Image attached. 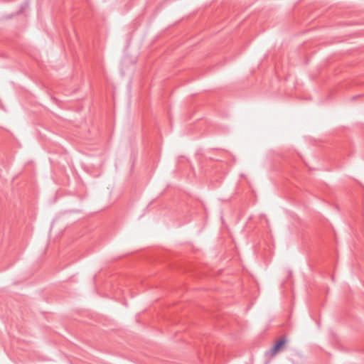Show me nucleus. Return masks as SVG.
Returning a JSON list of instances; mask_svg holds the SVG:
<instances>
[{
  "label": "nucleus",
  "mask_w": 364,
  "mask_h": 364,
  "mask_svg": "<svg viewBox=\"0 0 364 364\" xmlns=\"http://www.w3.org/2000/svg\"><path fill=\"white\" fill-rule=\"evenodd\" d=\"M287 340L284 337L281 338L279 341H277L273 347L270 349L269 353L273 357L277 355V353L281 350L286 343Z\"/></svg>",
  "instance_id": "f257e3e1"
}]
</instances>
